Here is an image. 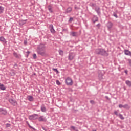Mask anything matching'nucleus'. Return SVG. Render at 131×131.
<instances>
[{
	"mask_svg": "<svg viewBox=\"0 0 131 131\" xmlns=\"http://www.w3.org/2000/svg\"><path fill=\"white\" fill-rule=\"evenodd\" d=\"M37 53L42 57H48V53L46 51V46L44 44H40L37 48Z\"/></svg>",
	"mask_w": 131,
	"mask_h": 131,
	"instance_id": "f257e3e1",
	"label": "nucleus"
},
{
	"mask_svg": "<svg viewBox=\"0 0 131 131\" xmlns=\"http://www.w3.org/2000/svg\"><path fill=\"white\" fill-rule=\"evenodd\" d=\"M95 54L103 57H108L109 56V53H107V51L103 48L96 49L95 50Z\"/></svg>",
	"mask_w": 131,
	"mask_h": 131,
	"instance_id": "f03ea898",
	"label": "nucleus"
},
{
	"mask_svg": "<svg viewBox=\"0 0 131 131\" xmlns=\"http://www.w3.org/2000/svg\"><path fill=\"white\" fill-rule=\"evenodd\" d=\"M105 74V71H98V78L99 80H102L103 79V76Z\"/></svg>",
	"mask_w": 131,
	"mask_h": 131,
	"instance_id": "7ed1b4c3",
	"label": "nucleus"
},
{
	"mask_svg": "<svg viewBox=\"0 0 131 131\" xmlns=\"http://www.w3.org/2000/svg\"><path fill=\"white\" fill-rule=\"evenodd\" d=\"M74 57H75V54L73 52H69L68 55V60L69 61H72L73 59H74Z\"/></svg>",
	"mask_w": 131,
	"mask_h": 131,
	"instance_id": "20e7f679",
	"label": "nucleus"
},
{
	"mask_svg": "<svg viewBox=\"0 0 131 131\" xmlns=\"http://www.w3.org/2000/svg\"><path fill=\"white\" fill-rule=\"evenodd\" d=\"M36 116L38 117V115L34 114L32 115L29 116V119H30V120H34V119H37V117H36Z\"/></svg>",
	"mask_w": 131,
	"mask_h": 131,
	"instance_id": "39448f33",
	"label": "nucleus"
},
{
	"mask_svg": "<svg viewBox=\"0 0 131 131\" xmlns=\"http://www.w3.org/2000/svg\"><path fill=\"white\" fill-rule=\"evenodd\" d=\"M66 82L67 85H72L73 84V82H72V80L70 79V78H67L66 80Z\"/></svg>",
	"mask_w": 131,
	"mask_h": 131,
	"instance_id": "423d86ee",
	"label": "nucleus"
},
{
	"mask_svg": "<svg viewBox=\"0 0 131 131\" xmlns=\"http://www.w3.org/2000/svg\"><path fill=\"white\" fill-rule=\"evenodd\" d=\"M7 113H8L7 110L2 108H0V114L1 115H7Z\"/></svg>",
	"mask_w": 131,
	"mask_h": 131,
	"instance_id": "0eeeda50",
	"label": "nucleus"
},
{
	"mask_svg": "<svg viewBox=\"0 0 131 131\" xmlns=\"http://www.w3.org/2000/svg\"><path fill=\"white\" fill-rule=\"evenodd\" d=\"M9 102L10 103L11 105H13V106H16L17 104V101H16L15 100L13 99H9Z\"/></svg>",
	"mask_w": 131,
	"mask_h": 131,
	"instance_id": "6e6552de",
	"label": "nucleus"
},
{
	"mask_svg": "<svg viewBox=\"0 0 131 131\" xmlns=\"http://www.w3.org/2000/svg\"><path fill=\"white\" fill-rule=\"evenodd\" d=\"M106 26L107 27L108 30H111V29L113 27V23H111V21H109L107 23Z\"/></svg>",
	"mask_w": 131,
	"mask_h": 131,
	"instance_id": "1a4fd4ad",
	"label": "nucleus"
},
{
	"mask_svg": "<svg viewBox=\"0 0 131 131\" xmlns=\"http://www.w3.org/2000/svg\"><path fill=\"white\" fill-rule=\"evenodd\" d=\"M38 121H40V122L43 121L44 122H46V121H47V119L46 118V117H45V116H41L38 118Z\"/></svg>",
	"mask_w": 131,
	"mask_h": 131,
	"instance_id": "9d476101",
	"label": "nucleus"
},
{
	"mask_svg": "<svg viewBox=\"0 0 131 131\" xmlns=\"http://www.w3.org/2000/svg\"><path fill=\"white\" fill-rule=\"evenodd\" d=\"M49 29L52 33H55V32H56V31H55V29H54V26H53L52 24L49 26Z\"/></svg>",
	"mask_w": 131,
	"mask_h": 131,
	"instance_id": "9b49d317",
	"label": "nucleus"
},
{
	"mask_svg": "<svg viewBox=\"0 0 131 131\" xmlns=\"http://www.w3.org/2000/svg\"><path fill=\"white\" fill-rule=\"evenodd\" d=\"M13 55L15 58H16V59H20L21 55L20 54H18L16 52L14 51Z\"/></svg>",
	"mask_w": 131,
	"mask_h": 131,
	"instance_id": "f8f14e48",
	"label": "nucleus"
},
{
	"mask_svg": "<svg viewBox=\"0 0 131 131\" xmlns=\"http://www.w3.org/2000/svg\"><path fill=\"white\" fill-rule=\"evenodd\" d=\"M99 21V18L97 17V16H94L92 18V21L93 23H96V22H98Z\"/></svg>",
	"mask_w": 131,
	"mask_h": 131,
	"instance_id": "ddd939ff",
	"label": "nucleus"
},
{
	"mask_svg": "<svg viewBox=\"0 0 131 131\" xmlns=\"http://www.w3.org/2000/svg\"><path fill=\"white\" fill-rule=\"evenodd\" d=\"M0 41L3 42V43H5V45L7 44V40H6V39H5V37H4V36L0 37Z\"/></svg>",
	"mask_w": 131,
	"mask_h": 131,
	"instance_id": "4468645a",
	"label": "nucleus"
},
{
	"mask_svg": "<svg viewBox=\"0 0 131 131\" xmlns=\"http://www.w3.org/2000/svg\"><path fill=\"white\" fill-rule=\"evenodd\" d=\"M125 55H126L127 56H131V52L129 51L128 50H124Z\"/></svg>",
	"mask_w": 131,
	"mask_h": 131,
	"instance_id": "2eb2a0df",
	"label": "nucleus"
},
{
	"mask_svg": "<svg viewBox=\"0 0 131 131\" xmlns=\"http://www.w3.org/2000/svg\"><path fill=\"white\" fill-rule=\"evenodd\" d=\"M72 11V8L71 7H69L67 9L66 11L64 12V13L66 14H69L70 13H71V11Z\"/></svg>",
	"mask_w": 131,
	"mask_h": 131,
	"instance_id": "dca6fc26",
	"label": "nucleus"
},
{
	"mask_svg": "<svg viewBox=\"0 0 131 131\" xmlns=\"http://www.w3.org/2000/svg\"><path fill=\"white\" fill-rule=\"evenodd\" d=\"M41 111L42 112H46L47 111V108H46V106H45V104H42L41 106Z\"/></svg>",
	"mask_w": 131,
	"mask_h": 131,
	"instance_id": "f3484780",
	"label": "nucleus"
},
{
	"mask_svg": "<svg viewBox=\"0 0 131 131\" xmlns=\"http://www.w3.org/2000/svg\"><path fill=\"white\" fill-rule=\"evenodd\" d=\"M95 11L97 13V14L99 16H100V15H101V11L100 10V8H99V7L96 8Z\"/></svg>",
	"mask_w": 131,
	"mask_h": 131,
	"instance_id": "a211bd4d",
	"label": "nucleus"
},
{
	"mask_svg": "<svg viewBox=\"0 0 131 131\" xmlns=\"http://www.w3.org/2000/svg\"><path fill=\"white\" fill-rule=\"evenodd\" d=\"M0 89L2 91H5L6 90V87H5V85L0 83Z\"/></svg>",
	"mask_w": 131,
	"mask_h": 131,
	"instance_id": "6ab92c4d",
	"label": "nucleus"
},
{
	"mask_svg": "<svg viewBox=\"0 0 131 131\" xmlns=\"http://www.w3.org/2000/svg\"><path fill=\"white\" fill-rule=\"evenodd\" d=\"M125 83L129 86V88H131V82L129 80H126Z\"/></svg>",
	"mask_w": 131,
	"mask_h": 131,
	"instance_id": "aec40b11",
	"label": "nucleus"
},
{
	"mask_svg": "<svg viewBox=\"0 0 131 131\" xmlns=\"http://www.w3.org/2000/svg\"><path fill=\"white\" fill-rule=\"evenodd\" d=\"M27 98L29 101H30V102H32V101H33V97L32 96L29 95L27 97Z\"/></svg>",
	"mask_w": 131,
	"mask_h": 131,
	"instance_id": "412c9836",
	"label": "nucleus"
},
{
	"mask_svg": "<svg viewBox=\"0 0 131 131\" xmlns=\"http://www.w3.org/2000/svg\"><path fill=\"white\" fill-rule=\"evenodd\" d=\"M48 9L49 11L50 12V13H53V11L52 10V6H51L50 5L48 6Z\"/></svg>",
	"mask_w": 131,
	"mask_h": 131,
	"instance_id": "4be33fe9",
	"label": "nucleus"
},
{
	"mask_svg": "<svg viewBox=\"0 0 131 131\" xmlns=\"http://www.w3.org/2000/svg\"><path fill=\"white\" fill-rule=\"evenodd\" d=\"M71 35L72 36H77V33L75 32H73L72 33H71Z\"/></svg>",
	"mask_w": 131,
	"mask_h": 131,
	"instance_id": "5701e85b",
	"label": "nucleus"
},
{
	"mask_svg": "<svg viewBox=\"0 0 131 131\" xmlns=\"http://www.w3.org/2000/svg\"><path fill=\"white\" fill-rule=\"evenodd\" d=\"M119 118L122 119V120H123V119H124V117H123V116L122 115H121V114H119Z\"/></svg>",
	"mask_w": 131,
	"mask_h": 131,
	"instance_id": "b1692460",
	"label": "nucleus"
},
{
	"mask_svg": "<svg viewBox=\"0 0 131 131\" xmlns=\"http://www.w3.org/2000/svg\"><path fill=\"white\" fill-rule=\"evenodd\" d=\"M4 7L0 6V14H2L4 12Z\"/></svg>",
	"mask_w": 131,
	"mask_h": 131,
	"instance_id": "393cba45",
	"label": "nucleus"
},
{
	"mask_svg": "<svg viewBox=\"0 0 131 131\" xmlns=\"http://www.w3.org/2000/svg\"><path fill=\"white\" fill-rule=\"evenodd\" d=\"M59 55H61V56H63V55H64V51L62 50H59Z\"/></svg>",
	"mask_w": 131,
	"mask_h": 131,
	"instance_id": "a878e982",
	"label": "nucleus"
},
{
	"mask_svg": "<svg viewBox=\"0 0 131 131\" xmlns=\"http://www.w3.org/2000/svg\"><path fill=\"white\" fill-rule=\"evenodd\" d=\"M52 70H53V71H54L55 72H56L57 74H58V73H59V71H58L57 69L53 68Z\"/></svg>",
	"mask_w": 131,
	"mask_h": 131,
	"instance_id": "bb28decb",
	"label": "nucleus"
},
{
	"mask_svg": "<svg viewBox=\"0 0 131 131\" xmlns=\"http://www.w3.org/2000/svg\"><path fill=\"white\" fill-rule=\"evenodd\" d=\"M71 129H72L73 130L77 131V129H76V128H75V127H74V126H71Z\"/></svg>",
	"mask_w": 131,
	"mask_h": 131,
	"instance_id": "cd10ccee",
	"label": "nucleus"
},
{
	"mask_svg": "<svg viewBox=\"0 0 131 131\" xmlns=\"http://www.w3.org/2000/svg\"><path fill=\"white\" fill-rule=\"evenodd\" d=\"M113 16L114 17H115V18H118V16H117V14L115 12H114V13L113 14Z\"/></svg>",
	"mask_w": 131,
	"mask_h": 131,
	"instance_id": "c85d7f7f",
	"label": "nucleus"
},
{
	"mask_svg": "<svg viewBox=\"0 0 131 131\" xmlns=\"http://www.w3.org/2000/svg\"><path fill=\"white\" fill-rule=\"evenodd\" d=\"M56 84H57V85H61V82H60L58 80H57Z\"/></svg>",
	"mask_w": 131,
	"mask_h": 131,
	"instance_id": "c756f323",
	"label": "nucleus"
},
{
	"mask_svg": "<svg viewBox=\"0 0 131 131\" xmlns=\"http://www.w3.org/2000/svg\"><path fill=\"white\" fill-rule=\"evenodd\" d=\"M28 126L30 127V128H32V129H33V130H35V128H34V127H33L32 126H31L30 125V124H28Z\"/></svg>",
	"mask_w": 131,
	"mask_h": 131,
	"instance_id": "7c9ffc66",
	"label": "nucleus"
},
{
	"mask_svg": "<svg viewBox=\"0 0 131 131\" xmlns=\"http://www.w3.org/2000/svg\"><path fill=\"white\" fill-rule=\"evenodd\" d=\"M33 59H36L37 58V56H36V54H33Z\"/></svg>",
	"mask_w": 131,
	"mask_h": 131,
	"instance_id": "2f4dec72",
	"label": "nucleus"
},
{
	"mask_svg": "<svg viewBox=\"0 0 131 131\" xmlns=\"http://www.w3.org/2000/svg\"><path fill=\"white\" fill-rule=\"evenodd\" d=\"M128 104H125L123 105V108H124L125 109H126V108H128Z\"/></svg>",
	"mask_w": 131,
	"mask_h": 131,
	"instance_id": "473e14b6",
	"label": "nucleus"
},
{
	"mask_svg": "<svg viewBox=\"0 0 131 131\" xmlns=\"http://www.w3.org/2000/svg\"><path fill=\"white\" fill-rule=\"evenodd\" d=\"M90 103L92 104V105H95V101L94 100H91Z\"/></svg>",
	"mask_w": 131,
	"mask_h": 131,
	"instance_id": "72a5a7b5",
	"label": "nucleus"
},
{
	"mask_svg": "<svg viewBox=\"0 0 131 131\" xmlns=\"http://www.w3.org/2000/svg\"><path fill=\"white\" fill-rule=\"evenodd\" d=\"M73 21V17H70L69 22L71 23Z\"/></svg>",
	"mask_w": 131,
	"mask_h": 131,
	"instance_id": "f704fd0d",
	"label": "nucleus"
},
{
	"mask_svg": "<svg viewBox=\"0 0 131 131\" xmlns=\"http://www.w3.org/2000/svg\"><path fill=\"white\" fill-rule=\"evenodd\" d=\"M96 27L99 29L101 27V24H98L97 25H96Z\"/></svg>",
	"mask_w": 131,
	"mask_h": 131,
	"instance_id": "c9c22d12",
	"label": "nucleus"
},
{
	"mask_svg": "<svg viewBox=\"0 0 131 131\" xmlns=\"http://www.w3.org/2000/svg\"><path fill=\"white\" fill-rule=\"evenodd\" d=\"M14 68H15V69H17V68H18V64L15 63L14 66Z\"/></svg>",
	"mask_w": 131,
	"mask_h": 131,
	"instance_id": "e433bc0d",
	"label": "nucleus"
},
{
	"mask_svg": "<svg viewBox=\"0 0 131 131\" xmlns=\"http://www.w3.org/2000/svg\"><path fill=\"white\" fill-rule=\"evenodd\" d=\"M114 114H115V115H116L117 116H119V115H118V113L116 111L114 112Z\"/></svg>",
	"mask_w": 131,
	"mask_h": 131,
	"instance_id": "4c0bfd02",
	"label": "nucleus"
},
{
	"mask_svg": "<svg viewBox=\"0 0 131 131\" xmlns=\"http://www.w3.org/2000/svg\"><path fill=\"white\" fill-rule=\"evenodd\" d=\"M10 126H11V124L8 123L6 124V127H10Z\"/></svg>",
	"mask_w": 131,
	"mask_h": 131,
	"instance_id": "58836bf2",
	"label": "nucleus"
},
{
	"mask_svg": "<svg viewBox=\"0 0 131 131\" xmlns=\"http://www.w3.org/2000/svg\"><path fill=\"white\" fill-rule=\"evenodd\" d=\"M128 62H129V66H131V59H128Z\"/></svg>",
	"mask_w": 131,
	"mask_h": 131,
	"instance_id": "ea45409f",
	"label": "nucleus"
},
{
	"mask_svg": "<svg viewBox=\"0 0 131 131\" xmlns=\"http://www.w3.org/2000/svg\"><path fill=\"white\" fill-rule=\"evenodd\" d=\"M119 107L121 108H123V105L122 104H119Z\"/></svg>",
	"mask_w": 131,
	"mask_h": 131,
	"instance_id": "a19ab883",
	"label": "nucleus"
},
{
	"mask_svg": "<svg viewBox=\"0 0 131 131\" xmlns=\"http://www.w3.org/2000/svg\"><path fill=\"white\" fill-rule=\"evenodd\" d=\"M42 129H43V130L45 131H47L48 129H47V128L45 127H42Z\"/></svg>",
	"mask_w": 131,
	"mask_h": 131,
	"instance_id": "79ce46f5",
	"label": "nucleus"
},
{
	"mask_svg": "<svg viewBox=\"0 0 131 131\" xmlns=\"http://www.w3.org/2000/svg\"><path fill=\"white\" fill-rule=\"evenodd\" d=\"M125 73L126 74V75H127L128 73V71H127V70H126L124 71Z\"/></svg>",
	"mask_w": 131,
	"mask_h": 131,
	"instance_id": "37998d69",
	"label": "nucleus"
},
{
	"mask_svg": "<svg viewBox=\"0 0 131 131\" xmlns=\"http://www.w3.org/2000/svg\"><path fill=\"white\" fill-rule=\"evenodd\" d=\"M27 57H28V56L30 54V51H27Z\"/></svg>",
	"mask_w": 131,
	"mask_h": 131,
	"instance_id": "c03bdc74",
	"label": "nucleus"
},
{
	"mask_svg": "<svg viewBox=\"0 0 131 131\" xmlns=\"http://www.w3.org/2000/svg\"><path fill=\"white\" fill-rule=\"evenodd\" d=\"M62 31H67V29H65L64 28H63Z\"/></svg>",
	"mask_w": 131,
	"mask_h": 131,
	"instance_id": "a18cd8bd",
	"label": "nucleus"
},
{
	"mask_svg": "<svg viewBox=\"0 0 131 131\" xmlns=\"http://www.w3.org/2000/svg\"><path fill=\"white\" fill-rule=\"evenodd\" d=\"M24 45H27V41H24Z\"/></svg>",
	"mask_w": 131,
	"mask_h": 131,
	"instance_id": "49530a36",
	"label": "nucleus"
},
{
	"mask_svg": "<svg viewBox=\"0 0 131 131\" xmlns=\"http://www.w3.org/2000/svg\"><path fill=\"white\" fill-rule=\"evenodd\" d=\"M105 98L107 99V100H109V97L108 96H105Z\"/></svg>",
	"mask_w": 131,
	"mask_h": 131,
	"instance_id": "de8ad7c7",
	"label": "nucleus"
},
{
	"mask_svg": "<svg viewBox=\"0 0 131 131\" xmlns=\"http://www.w3.org/2000/svg\"><path fill=\"white\" fill-rule=\"evenodd\" d=\"M27 124H29V123H28V122L27 121Z\"/></svg>",
	"mask_w": 131,
	"mask_h": 131,
	"instance_id": "09e8293b",
	"label": "nucleus"
},
{
	"mask_svg": "<svg viewBox=\"0 0 131 131\" xmlns=\"http://www.w3.org/2000/svg\"><path fill=\"white\" fill-rule=\"evenodd\" d=\"M23 21H27V19H26V20H23Z\"/></svg>",
	"mask_w": 131,
	"mask_h": 131,
	"instance_id": "8fccbe9b",
	"label": "nucleus"
},
{
	"mask_svg": "<svg viewBox=\"0 0 131 131\" xmlns=\"http://www.w3.org/2000/svg\"><path fill=\"white\" fill-rule=\"evenodd\" d=\"M92 7H94V4H92Z\"/></svg>",
	"mask_w": 131,
	"mask_h": 131,
	"instance_id": "3c124183",
	"label": "nucleus"
}]
</instances>
